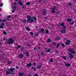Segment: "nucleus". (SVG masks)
<instances>
[{
  "mask_svg": "<svg viewBox=\"0 0 76 76\" xmlns=\"http://www.w3.org/2000/svg\"><path fill=\"white\" fill-rule=\"evenodd\" d=\"M21 8L22 9H25V8H26V7L25 6L23 5L21 7Z\"/></svg>",
  "mask_w": 76,
  "mask_h": 76,
  "instance_id": "nucleus-30",
  "label": "nucleus"
},
{
  "mask_svg": "<svg viewBox=\"0 0 76 76\" xmlns=\"http://www.w3.org/2000/svg\"><path fill=\"white\" fill-rule=\"evenodd\" d=\"M59 39H60V37L58 36H57L55 39V40L56 41H58Z\"/></svg>",
  "mask_w": 76,
  "mask_h": 76,
  "instance_id": "nucleus-12",
  "label": "nucleus"
},
{
  "mask_svg": "<svg viewBox=\"0 0 76 76\" xmlns=\"http://www.w3.org/2000/svg\"><path fill=\"white\" fill-rule=\"evenodd\" d=\"M51 40L50 39H48L47 40V42H51Z\"/></svg>",
  "mask_w": 76,
  "mask_h": 76,
  "instance_id": "nucleus-24",
  "label": "nucleus"
},
{
  "mask_svg": "<svg viewBox=\"0 0 76 76\" xmlns=\"http://www.w3.org/2000/svg\"><path fill=\"white\" fill-rule=\"evenodd\" d=\"M6 20H9V18H6Z\"/></svg>",
  "mask_w": 76,
  "mask_h": 76,
  "instance_id": "nucleus-57",
  "label": "nucleus"
},
{
  "mask_svg": "<svg viewBox=\"0 0 76 76\" xmlns=\"http://www.w3.org/2000/svg\"><path fill=\"white\" fill-rule=\"evenodd\" d=\"M48 30L47 29L46 30V33L47 34H49V33H48Z\"/></svg>",
  "mask_w": 76,
  "mask_h": 76,
  "instance_id": "nucleus-32",
  "label": "nucleus"
},
{
  "mask_svg": "<svg viewBox=\"0 0 76 76\" xmlns=\"http://www.w3.org/2000/svg\"><path fill=\"white\" fill-rule=\"evenodd\" d=\"M26 29L28 31H30V28L28 27H25Z\"/></svg>",
  "mask_w": 76,
  "mask_h": 76,
  "instance_id": "nucleus-16",
  "label": "nucleus"
},
{
  "mask_svg": "<svg viewBox=\"0 0 76 76\" xmlns=\"http://www.w3.org/2000/svg\"><path fill=\"white\" fill-rule=\"evenodd\" d=\"M33 64L34 66H36V63H34Z\"/></svg>",
  "mask_w": 76,
  "mask_h": 76,
  "instance_id": "nucleus-54",
  "label": "nucleus"
},
{
  "mask_svg": "<svg viewBox=\"0 0 76 76\" xmlns=\"http://www.w3.org/2000/svg\"><path fill=\"white\" fill-rule=\"evenodd\" d=\"M26 66L27 67H31L32 66V64L30 63L27 64L26 65Z\"/></svg>",
  "mask_w": 76,
  "mask_h": 76,
  "instance_id": "nucleus-8",
  "label": "nucleus"
},
{
  "mask_svg": "<svg viewBox=\"0 0 76 76\" xmlns=\"http://www.w3.org/2000/svg\"><path fill=\"white\" fill-rule=\"evenodd\" d=\"M14 42V41L12 38H10L8 39V44H12Z\"/></svg>",
  "mask_w": 76,
  "mask_h": 76,
  "instance_id": "nucleus-2",
  "label": "nucleus"
},
{
  "mask_svg": "<svg viewBox=\"0 0 76 76\" xmlns=\"http://www.w3.org/2000/svg\"><path fill=\"white\" fill-rule=\"evenodd\" d=\"M57 8V7H56V6H54L53 8H51V10H55V9Z\"/></svg>",
  "mask_w": 76,
  "mask_h": 76,
  "instance_id": "nucleus-22",
  "label": "nucleus"
},
{
  "mask_svg": "<svg viewBox=\"0 0 76 76\" xmlns=\"http://www.w3.org/2000/svg\"><path fill=\"white\" fill-rule=\"evenodd\" d=\"M3 28H4V27L2 26H0V29H3Z\"/></svg>",
  "mask_w": 76,
  "mask_h": 76,
  "instance_id": "nucleus-40",
  "label": "nucleus"
},
{
  "mask_svg": "<svg viewBox=\"0 0 76 76\" xmlns=\"http://www.w3.org/2000/svg\"><path fill=\"white\" fill-rule=\"evenodd\" d=\"M66 42H65V44L66 45H70V43L71 41L70 40L68 39L66 40Z\"/></svg>",
  "mask_w": 76,
  "mask_h": 76,
  "instance_id": "nucleus-6",
  "label": "nucleus"
},
{
  "mask_svg": "<svg viewBox=\"0 0 76 76\" xmlns=\"http://www.w3.org/2000/svg\"><path fill=\"white\" fill-rule=\"evenodd\" d=\"M31 18H32V17H31L30 16V15H27V20L26 21V22L28 23V21H30V20L31 19Z\"/></svg>",
  "mask_w": 76,
  "mask_h": 76,
  "instance_id": "nucleus-7",
  "label": "nucleus"
},
{
  "mask_svg": "<svg viewBox=\"0 0 76 76\" xmlns=\"http://www.w3.org/2000/svg\"><path fill=\"white\" fill-rule=\"evenodd\" d=\"M3 6V4H0V7H2Z\"/></svg>",
  "mask_w": 76,
  "mask_h": 76,
  "instance_id": "nucleus-60",
  "label": "nucleus"
},
{
  "mask_svg": "<svg viewBox=\"0 0 76 76\" xmlns=\"http://www.w3.org/2000/svg\"><path fill=\"white\" fill-rule=\"evenodd\" d=\"M47 19V17H45L44 18V20H46Z\"/></svg>",
  "mask_w": 76,
  "mask_h": 76,
  "instance_id": "nucleus-55",
  "label": "nucleus"
},
{
  "mask_svg": "<svg viewBox=\"0 0 76 76\" xmlns=\"http://www.w3.org/2000/svg\"><path fill=\"white\" fill-rule=\"evenodd\" d=\"M16 6H15L12 7V8L13 9H15V8H16Z\"/></svg>",
  "mask_w": 76,
  "mask_h": 76,
  "instance_id": "nucleus-45",
  "label": "nucleus"
},
{
  "mask_svg": "<svg viewBox=\"0 0 76 76\" xmlns=\"http://www.w3.org/2000/svg\"><path fill=\"white\" fill-rule=\"evenodd\" d=\"M28 76H32V75H31V74H30Z\"/></svg>",
  "mask_w": 76,
  "mask_h": 76,
  "instance_id": "nucleus-64",
  "label": "nucleus"
},
{
  "mask_svg": "<svg viewBox=\"0 0 76 76\" xmlns=\"http://www.w3.org/2000/svg\"><path fill=\"white\" fill-rule=\"evenodd\" d=\"M26 4L27 6H29V5H30V3L29 2H28L26 3Z\"/></svg>",
  "mask_w": 76,
  "mask_h": 76,
  "instance_id": "nucleus-37",
  "label": "nucleus"
},
{
  "mask_svg": "<svg viewBox=\"0 0 76 76\" xmlns=\"http://www.w3.org/2000/svg\"><path fill=\"white\" fill-rule=\"evenodd\" d=\"M74 23H75V22H74V21L73 22H72V23H71V25H73V24H74Z\"/></svg>",
  "mask_w": 76,
  "mask_h": 76,
  "instance_id": "nucleus-50",
  "label": "nucleus"
},
{
  "mask_svg": "<svg viewBox=\"0 0 76 76\" xmlns=\"http://www.w3.org/2000/svg\"><path fill=\"white\" fill-rule=\"evenodd\" d=\"M51 51V50L50 49H49L47 51V53H49Z\"/></svg>",
  "mask_w": 76,
  "mask_h": 76,
  "instance_id": "nucleus-36",
  "label": "nucleus"
},
{
  "mask_svg": "<svg viewBox=\"0 0 76 76\" xmlns=\"http://www.w3.org/2000/svg\"><path fill=\"white\" fill-rule=\"evenodd\" d=\"M30 34L31 36L34 35V33L32 32H31L30 33Z\"/></svg>",
  "mask_w": 76,
  "mask_h": 76,
  "instance_id": "nucleus-34",
  "label": "nucleus"
},
{
  "mask_svg": "<svg viewBox=\"0 0 76 76\" xmlns=\"http://www.w3.org/2000/svg\"><path fill=\"white\" fill-rule=\"evenodd\" d=\"M42 15L43 16H46L47 15V10L46 9L44 8L42 13Z\"/></svg>",
  "mask_w": 76,
  "mask_h": 76,
  "instance_id": "nucleus-4",
  "label": "nucleus"
},
{
  "mask_svg": "<svg viewBox=\"0 0 76 76\" xmlns=\"http://www.w3.org/2000/svg\"><path fill=\"white\" fill-rule=\"evenodd\" d=\"M31 69H32L34 71H37V69H36V68L34 67H31Z\"/></svg>",
  "mask_w": 76,
  "mask_h": 76,
  "instance_id": "nucleus-15",
  "label": "nucleus"
},
{
  "mask_svg": "<svg viewBox=\"0 0 76 76\" xmlns=\"http://www.w3.org/2000/svg\"><path fill=\"white\" fill-rule=\"evenodd\" d=\"M63 27V28L64 29H66V27L64 26H62Z\"/></svg>",
  "mask_w": 76,
  "mask_h": 76,
  "instance_id": "nucleus-49",
  "label": "nucleus"
},
{
  "mask_svg": "<svg viewBox=\"0 0 76 76\" xmlns=\"http://www.w3.org/2000/svg\"><path fill=\"white\" fill-rule=\"evenodd\" d=\"M69 55H70V56H72V54L71 53H69Z\"/></svg>",
  "mask_w": 76,
  "mask_h": 76,
  "instance_id": "nucleus-62",
  "label": "nucleus"
},
{
  "mask_svg": "<svg viewBox=\"0 0 76 76\" xmlns=\"http://www.w3.org/2000/svg\"><path fill=\"white\" fill-rule=\"evenodd\" d=\"M53 43L54 45H57V43H56V42H53Z\"/></svg>",
  "mask_w": 76,
  "mask_h": 76,
  "instance_id": "nucleus-42",
  "label": "nucleus"
},
{
  "mask_svg": "<svg viewBox=\"0 0 76 76\" xmlns=\"http://www.w3.org/2000/svg\"><path fill=\"white\" fill-rule=\"evenodd\" d=\"M33 19H34V20H30L29 21L30 23H31V22H36L37 21V17L34 16H33Z\"/></svg>",
  "mask_w": 76,
  "mask_h": 76,
  "instance_id": "nucleus-3",
  "label": "nucleus"
},
{
  "mask_svg": "<svg viewBox=\"0 0 76 76\" xmlns=\"http://www.w3.org/2000/svg\"><path fill=\"white\" fill-rule=\"evenodd\" d=\"M75 12H75V13H76V9H75Z\"/></svg>",
  "mask_w": 76,
  "mask_h": 76,
  "instance_id": "nucleus-63",
  "label": "nucleus"
},
{
  "mask_svg": "<svg viewBox=\"0 0 76 76\" xmlns=\"http://www.w3.org/2000/svg\"><path fill=\"white\" fill-rule=\"evenodd\" d=\"M42 67V65H39L38 66H37L38 69H40Z\"/></svg>",
  "mask_w": 76,
  "mask_h": 76,
  "instance_id": "nucleus-17",
  "label": "nucleus"
},
{
  "mask_svg": "<svg viewBox=\"0 0 76 76\" xmlns=\"http://www.w3.org/2000/svg\"><path fill=\"white\" fill-rule=\"evenodd\" d=\"M26 56H27V57H29V53L27 52H26Z\"/></svg>",
  "mask_w": 76,
  "mask_h": 76,
  "instance_id": "nucleus-27",
  "label": "nucleus"
},
{
  "mask_svg": "<svg viewBox=\"0 0 76 76\" xmlns=\"http://www.w3.org/2000/svg\"><path fill=\"white\" fill-rule=\"evenodd\" d=\"M69 57L71 59H72V58H74V56H73V55H70L69 56Z\"/></svg>",
  "mask_w": 76,
  "mask_h": 76,
  "instance_id": "nucleus-19",
  "label": "nucleus"
},
{
  "mask_svg": "<svg viewBox=\"0 0 76 76\" xmlns=\"http://www.w3.org/2000/svg\"><path fill=\"white\" fill-rule=\"evenodd\" d=\"M59 25L60 26H64V23H59Z\"/></svg>",
  "mask_w": 76,
  "mask_h": 76,
  "instance_id": "nucleus-14",
  "label": "nucleus"
},
{
  "mask_svg": "<svg viewBox=\"0 0 76 76\" xmlns=\"http://www.w3.org/2000/svg\"><path fill=\"white\" fill-rule=\"evenodd\" d=\"M68 5L71 6H72V4L70 2H69L68 3Z\"/></svg>",
  "mask_w": 76,
  "mask_h": 76,
  "instance_id": "nucleus-35",
  "label": "nucleus"
},
{
  "mask_svg": "<svg viewBox=\"0 0 76 76\" xmlns=\"http://www.w3.org/2000/svg\"><path fill=\"white\" fill-rule=\"evenodd\" d=\"M59 47H60V44L58 43L56 46V48H58Z\"/></svg>",
  "mask_w": 76,
  "mask_h": 76,
  "instance_id": "nucleus-31",
  "label": "nucleus"
},
{
  "mask_svg": "<svg viewBox=\"0 0 76 76\" xmlns=\"http://www.w3.org/2000/svg\"><path fill=\"white\" fill-rule=\"evenodd\" d=\"M55 53H58V51L56 50L55 51Z\"/></svg>",
  "mask_w": 76,
  "mask_h": 76,
  "instance_id": "nucleus-46",
  "label": "nucleus"
},
{
  "mask_svg": "<svg viewBox=\"0 0 76 76\" xmlns=\"http://www.w3.org/2000/svg\"><path fill=\"white\" fill-rule=\"evenodd\" d=\"M8 64H10V61H9L8 62Z\"/></svg>",
  "mask_w": 76,
  "mask_h": 76,
  "instance_id": "nucleus-59",
  "label": "nucleus"
},
{
  "mask_svg": "<svg viewBox=\"0 0 76 76\" xmlns=\"http://www.w3.org/2000/svg\"><path fill=\"white\" fill-rule=\"evenodd\" d=\"M34 17H33V18H31H31H30V20H34Z\"/></svg>",
  "mask_w": 76,
  "mask_h": 76,
  "instance_id": "nucleus-56",
  "label": "nucleus"
},
{
  "mask_svg": "<svg viewBox=\"0 0 76 76\" xmlns=\"http://www.w3.org/2000/svg\"><path fill=\"white\" fill-rule=\"evenodd\" d=\"M65 65L66 67H69L70 66V64H65Z\"/></svg>",
  "mask_w": 76,
  "mask_h": 76,
  "instance_id": "nucleus-21",
  "label": "nucleus"
},
{
  "mask_svg": "<svg viewBox=\"0 0 76 76\" xmlns=\"http://www.w3.org/2000/svg\"><path fill=\"white\" fill-rule=\"evenodd\" d=\"M21 48V46L20 45H19L17 47L16 49V50H18V48Z\"/></svg>",
  "mask_w": 76,
  "mask_h": 76,
  "instance_id": "nucleus-20",
  "label": "nucleus"
},
{
  "mask_svg": "<svg viewBox=\"0 0 76 76\" xmlns=\"http://www.w3.org/2000/svg\"><path fill=\"white\" fill-rule=\"evenodd\" d=\"M7 17L8 18H10V17H11V16L10 15H8Z\"/></svg>",
  "mask_w": 76,
  "mask_h": 76,
  "instance_id": "nucleus-52",
  "label": "nucleus"
},
{
  "mask_svg": "<svg viewBox=\"0 0 76 76\" xmlns=\"http://www.w3.org/2000/svg\"><path fill=\"white\" fill-rule=\"evenodd\" d=\"M15 70V68H10L9 70L7 69L5 71L6 74H7V75H10V74L15 75V74L14 73V71H13Z\"/></svg>",
  "mask_w": 76,
  "mask_h": 76,
  "instance_id": "nucleus-1",
  "label": "nucleus"
},
{
  "mask_svg": "<svg viewBox=\"0 0 76 76\" xmlns=\"http://www.w3.org/2000/svg\"><path fill=\"white\" fill-rule=\"evenodd\" d=\"M41 55L42 56H44L45 55V54L44 53V52H43V51L41 52Z\"/></svg>",
  "mask_w": 76,
  "mask_h": 76,
  "instance_id": "nucleus-28",
  "label": "nucleus"
},
{
  "mask_svg": "<svg viewBox=\"0 0 76 76\" xmlns=\"http://www.w3.org/2000/svg\"><path fill=\"white\" fill-rule=\"evenodd\" d=\"M40 31H41V32H42V33H44V28H42Z\"/></svg>",
  "mask_w": 76,
  "mask_h": 76,
  "instance_id": "nucleus-23",
  "label": "nucleus"
},
{
  "mask_svg": "<svg viewBox=\"0 0 76 76\" xmlns=\"http://www.w3.org/2000/svg\"><path fill=\"white\" fill-rule=\"evenodd\" d=\"M22 22H23V23H24V24L26 23V19L23 20L22 21Z\"/></svg>",
  "mask_w": 76,
  "mask_h": 76,
  "instance_id": "nucleus-18",
  "label": "nucleus"
},
{
  "mask_svg": "<svg viewBox=\"0 0 76 76\" xmlns=\"http://www.w3.org/2000/svg\"><path fill=\"white\" fill-rule=\"evenodd\" d=\"M14 4V5H17V4H18V3H16V2H15Z\"/></svg>",
  "mask_w": 76,
  "mask_h": 76,
  "instance_id": "nucleus-47",
  "label": "nucleus"
},
{
  "mask_svg": "<svg viewBox=\"0 0 76 76\" xmlns=\"http://www.w3.org/2000/svg\"><path fill=\"white\" fill-rule=\"evenodd\" d=\"M34 76H38V75L37 74H35Z\"/></svg>",
  "mask_w": 76,
  "mask_h": 76,
  "instance_id": "nucleus-53",
  "label": "nucleus"
},
{
  "mask_svg": "<svg viewBox=\"0 0 76 76\" xmlns=\"http://www.w3.org/2000/svg\"><path fill=\"white\" fill-rule=\"evenodd\" d=\"M16 68L17 69H19V67L18 66H16Z\"/></svg>",
  "mask_w": 76,
  "mask_h": 76,
  "instance_id": "nucleus-43",
  "label": "nucleus"
},
{
  "mask_svg": "<svg viewBox=\"0 0 76 76\" xmlns=\"http://www.w3.org/2000/svg\"><path fill=\"white\" fill-rule=\"evenodd\" d=\"M62 58L64 60H67V59H66V57L65 56H62Z\"/></svg>",
  "mask_w": 76,
  "mask_h": 76,
  "instance_id": "nucleus-25",
  "label": "nucleus"
},
{
  "mask_svg": "<svg viewBox=\"0 0 76 76\" xmlns=\"http://www.w3.org/2000/svg\"><path fill=\"white\" fill-rule=\"evenodd\" d=\"M42 1V0H39V2H41Z\"/></svg>",
  "mask_w": 76,
  "mask_h": 76,
  "instance_id": "nucleus-61",
  "label": "nucleus"
},
{
  "mask_svg": "<svg viewBox=\"0 0 76 76\" xmlns=\"http://www.w3.org/2000/svg\"><path fill=\"white\" fill-rule=\"evenodd\" d=\"M2 26H4V22L2 23Z\"/></svg>",
  "mask_w": 76,
  "mask_h": 76,
  "instance_id": "nucleus-44",
  "label": "nucleus"
},
{
  "mask_svg": "<svg viewBox=\"0 0 76 76\" xmlns=\"http://www.w3.org/2000/svg\"><path fill=\"white\" fill-rule=\"evenodd\" d=\"M39 34V33H37L36 34H35V36H38V34Z\"/></svg>",
  "mask_w": 76,
  "mask_h": 76,
  "instance_id": "nucleus-48",
  "label": "nucleus"
},
{
  "mask_svg": "<svg viewBox=\"0 0 76 76\" xmlns=\"http://www.w3.org/2000/svg\"><path fill=\"white\" fill-rule=\"evenodd\" d=\"M60 44H61V45L63 47H65L66 46H65V45H64V44H63L62 43V42H60Z\"/></svg>",
  "mask_w": 76,
  "mask_h": 76,
  "instance_id": "nucleus-26",
  "label": "nucleus"
},
{
  "mask_svg": "<svg viewBox=\"0 0 76 76\" xmlns=\"http://www.w3.org/2000/svg\"><path fill=\"white\" fill-rule=\"evenodd\" d=\"M3 33L5 35H6V34H7V33L6 32L4 31H3Z\"/></svg>",
  "mask_w": 76,
  "mask_h": 76,
  "instance_id": "nucleus-38",
  "label": "nucleus"
},
{
  "mask_svg": "<svg viewBox=\"0 0 76 76\" xmlns=\"http://www.w3.org/2000/svg\"><path fill=\"white\" fill-rule=\"evenodd\" d=\"M60 32L61 34H65V33H66V30H62Z\"/></svg>",
  "mask_w": 76,
  "mask_h": 76,
  "instance_id": "nucleus-9",
  "label": "nucleus"
},
{
  "mask_svg": "<svg viewBox=\"0 0 76 76\" xmlns=\"http://www.w3.org/2000/svg\"><path fill=\"white\" fill-rule=\"evenodd\" d=\"M23 55L22 54H20L19 55V57L20 58H23Z\"/></svg>",
  "mask_w": 76,
  "mask_h": 76,
  "instance_id": "nucleus-11",
  "label": "nucleus"
},
{
  "mask_svg": "<svg viewBox=\"0 0 76 76\" xmlns=\"http://www.w3.org/2000/svg\"><path fill=\"white\" fill-rule=\"evenodd\" d=\"M3 41H5V40H6V39H5V38H3Z\"/></svg>",
  "mask_w": 76,
  "mask_h": 76,
  "instance_id": "nucleus-58",
  "label": "nucleus"
},
{
  "mask_svg": "<svg viewBox=\"0 0 76 76\" xmlns=\"http://www.w3.org/2000/svg\"><path fill=\"white\" fill-rule=\"evenodd\" d=\"M31 46V45H30L28 43L27 44V47H29Z\"/></svg>",
  "mask_w": 76,
  "mask_h": 76,
  "instance_id": "nucleus-51",
  "label": "nucleus"
},
{
  "mask_svg": "<svg viewBox=\"0 0 76 76\" xmlns=\"http://www.w3.org/2000/svg\"><path fill=\"white\" fill-rule=\"evenodd\" d=\"M1 21L2 22H6V20H2Z\"/></svg>",
  "mask_w": 76,
  "mask_h": 76,
  "instance_id": "nucleus-41",
  "label": "nucleus"
},
{
  "mask_svg": "<svg viewBox=\"0 0 76 76\" xmlns=\"http://www.w3.org/2000/svg\"><path fill=\"white\" fill-rule=\"evenodd\" d=\"M67 20L68 21V22H71L72 21V19H71L67 18Z\"/></svg>",
  "mask_w": 76,
  "mask_h": 76,
  "instance_id": "nucleus-29",
  "label": "nucleus"
},
{
  "mask_svg": "<svg viewBox=\"0 0 76 76\" xmlns=\"http://www.w3.org/2000/svg\"><path fill=\"white\" fill-rule=\"evenodd\" d=\"M51 12L52 13H55V10H52L51 11Z\"/></svg>",
  "mask_w": 76,
  "mask_h": 76,
  "instance_id": "nucleus-33",
  "label": "nucleus"
},
{
  "mask_svg": "<svg viewBox=\"0 0 76 76\" xmlns=\"http://www.w3.org/2000/svg\"><path fill=\"white\" fill-rule=\"evenodd\" d=\"M23 73L19 72L18 73V76H23Z\"/></svg>",
  "mask_w": 76,
  "mask_h": 76,
  "instance_id": "nucleus-13",
  "label": "nucleus"
},
{
  "mask_svg": "<svg viewBox=\"0 0 76 76\" xmlns=\"http://www.w3.org/2000/svg\"><path fill=\"white\" fill-rule=\"evenodd\" d=\"M69 51L71 52L72 54H76V52L75 51V50L72 48L69 49Z\"/></svg>",
  "mask_w": 76,
  "mask_h": 76,
  "instance_id": "nucleus-5",
  "label": "nucleus"
},
{
  "mask_svg": "<svg viewBox=\"0 0 76 76\" xmlns=\"http://www.w3.org/2000/svg\"><path fill=\"white\" fill-rule=\"evenodd\" d=\"M18 4H20V6H21L22 5H23V3H22V2L21 1V0L18 2Z\"/></svg>",
  "mask_w": 76,
  "mask_h": 76,
  "instance_id": "nucleus-10",
  "label": "nucleus"
},
{
  "mask_svg": "<svg viewBox=\"0 0 76 76\" xmlns=\"http://www.w3.org/2000/svg\"><path fill=\"white\" fill-rule=\"evenodd\" d=\"M50 62H53V59L52 58H50Z\"/></svg>",
  "mask_w": 76,
  "mask_h": 76,
  "instance_id": "nucleus-39",
  "label": "nucleus"
}]
</instances>
